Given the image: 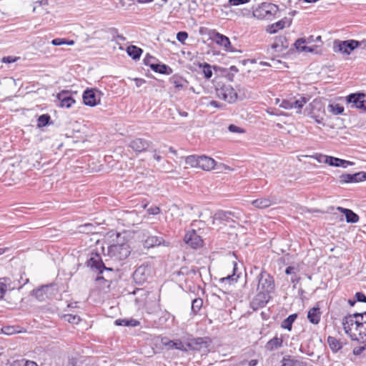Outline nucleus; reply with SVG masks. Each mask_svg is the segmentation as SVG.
<instances>
[{
  "label": "nucleus",
  "mask_w": 366,
  "mask_h": 366,
  "mask_svg": "<svg viewBox=\"0 0 366 366\" xmlns=\"http://www.w3.org/2000/svg\"><path fill=\"white\" fill-rule=\"evenodd\" d=\"M86 264L94 272L97 273V276L95 278V282L102 285V287H109L112 282L110 274L113 272L112 267H107L105 266L101 256L97 252H92L90 257L86 260Z\"/></svg>",
  "instance_id": "nucleus-1"
},
{
  "label": "nucleus",
  "mask_w": 366,
  "mask_h": 366,
  "mask_svg": "<svg viewBox=\"0 0 366 366\" xmlns=\"http://www.w3.org/2000/svg\"><path fill=\"white\" fill-rule=\"evenodd\" d=\"M305 113L312 118L317 124L323 123L325 109L323 102L318 99L313 100L305 109Z\"/></svg>",
  "instance_id": "nucleus-2"
},
{
  "label": "nucleus",
  "mask_w": 366,
  "mask_h": 366,
  "mask_svg": "<svg viewBox=\"0 0 366 366\" xmlns=\"http://www.w3.org/2000/svg\"><path fill=\"white\" fill-rule=\"evenodd\" d=\"M212 344V340L209 337H190L185 342V346L189 350L202 352L207 353L209 352V347Z\"/></svg>",
  "instance_id": "nucleus-3"
},
{
  "label": "nucleus",
  "mask_w": 366,
  "mask_h": 366,
  "mask_svg": "<svg viewBox=\"0 0 366 366\" xmlns=\"http://www.w3.org/2000/svg\"><path fill=\"white\" fill-rule=\"evenodd\" d=\"M279 11L277 5L264 2L253 11V16L259 19L272 20Z\"/></svg>",
  "instance_id": "nucleus-4"
},
{
  "label": "nucleus",
  "mask_w": 366,
  "mask_h": 366,
  "mask_svg": "<svg viewBox=\"0 0 366 366\" xmlns=\"http://www.w3.org/2000/svg\"><path fill=\"white\" fill-rule=\"evenodd\" d=\"M130 253V247L127 243L112 244L107 249L108 256L114 261L124 260L129 257Z\"/></svg>",
  "instance_id": "nucleus-5"
},
{
  "label": "nucleus",
  "mask_w": 366,
  "mask_h": 366,
  "mask_svg": "<svg viewBox=\"0 0 366 366\" xmlns=\"http://www.w3.org/2000/svg\"><path fill=\"white\" fill-rule=\"evenodd\" d=\"M364 44L366 46V41H359L354 39H349L345 41L335 40L334 41V51L335 52H340L343 54H350V53L355 49Z\"/></svg>",
  "instance_id": "nucleus-6"
},
{
  "label": "nucleus",
  "mask_w": 366,
  "mask_h": 366,
  "mask_svg": "<svg viewBox=\"0 0 366 366\" xmlns=\"http://www.w3.org/2000/svg\"><path fill=\"white\" fill-rule=\"evenodd\" d=\"M257 290L272 293L274 291L275 284L274 278L266 271L262 270L257 276Z\"/></svg>",
  "instance_id": "nucleus-7"
},
{
  "label": "nucleus",
  "mask_w": 366,
  "mask_h": 366,
  "mask_svg": "<svg viewBox=\"0 0 366 366\" xmlns=\"http://www.w3.org/2000/svg\"><path fill=\"white\" fill-rule=\"evenodd\" d=\"M360 320L353 319L348 315L345 316L342 320L343 329L347 335H348L352 340L357 341Z\"/></svg>",
  "instance_id": "nucleus-8"
},
{
  "label": "nucleus",
  "mask_w": 366,
  "mask_h": 366,
  "mask_svg": "<svg viewBox=\"0 0 366 366\" xmlns=\"http://www.w3.org/2000/svg\"><path fill=\"white\" fill-rule=\"evenodd\" d=\"M366 94L363 92L352 93L346 97L347 104L351 108H356L366 112Z\"/></svg>",
  "instance_id": "nucleus-9"
},
{
  "label": "nucleus",
  "mask_w": 366,
  "mask_h": 366,
  "mask_svg": "<svg viewBox=\"0 0 366 366\" xmlns=\"http://www.w3.org/2000/svg\"><path fill=\"white\" fill-rule=\"evenodd\" d=\"M102 93L97 89L87 88L82 94L83 102L89 107H94L100 103Z\"/></svg>",
  "instance_id": "nucleus-10"
},
{
  "label": "nucleus",
  "mask_w": 366,
  "mask_h": 366,
  "mask_svg": "<svg viewBox=\"0 0 366 366\" xmlns=\"http://www.w3.org/2000/svg\"><path fill=\"white\" fill-rule=\"evenodd\" d=\"M217 97L229 103L234 102L237 99V93L230 85H222L216 88Z\"/></svg>",
  "instance_id": "nucleus-11"
},
{
  "label": "nucleus",
  "mask_w": 366,
  "mask_h": 366,
  "mask_svg": "<svg viewBox=\"0 0 366 366\" xmlns=\"http://www.w3.org/2000/svg\"><path fill=\"white\" fill-rule=\"evenodd\" d=\"M161 344L167 350H177L184 352H188V349L180 339L170 340L164 336L161 337Z\"/></svg>",
  "instance_id": "nucleus-12"
},
{
  "label": "nucleus",
  "mask_w": 366,
  "mask_h": 366,
  "mask_svg": "<svg viewBox=\"0 0 366 366\" xmlns=\"http://www.w3.org/2000/svg\"><path fill=\"white\" fill-rule=\"evenodd\" d=\"M257 291V294L250 302V307L254 311L264 307L271 299L272 293L259 290Z\"/></svg>",
  "instance_id": "nucleus-13"
},
{
  "label": "nucleus",
  "mask_w": 366,
  "mask_h": 366,
  "mask_svg": "<svg viewBox=\"0 0 366 366\" xmlns=\"http://www.w3.org/2000/svg\"><path fill=\"white\" fill-rule=\"evenodd\" d=\"M366 180V172H358L354 174L344 173L339 176L338 182L340 184L358 183Z\"/></svg>",
  "instance_id": "nucleus-14"
},
{
  "label": "nucleus",
  "mask_w": 366,
  "mask_h": 366,
  "mask_svg": "<svg viewBox=\"0 0 366 366\" xmlns=\"http://www.w3.org/2000/svg\"><path fill=\"white\" fill-rule=\"evenodd\" d=\"M184 241L193 249L199 248L203 245L202 237L197 234L194 229H191L185 234Z\"/></svg>",
  "instance_id": "nucleus-15"
},
{
  "label": "nucleus",
  "mask_w": 366,
  "mask_h": 366,
  "mask_svg": "<svg viewBox=\"0 0 366 366\" xmlns=\"http://www.w3.org/2000/svg\"><path fill=\"white\" fill-rule=\"evenodd\" d=\"M232 273L228 274L227 277H222L219 280V282L222 284L232 285L236 283L242 274V265L239 266L238 263L235 261L232 262Z\"/></svg>",
  "instance_id": "nucleus-16"
},
{
  "label": "nucleus",
  "mask_w": 366,
  "mask_h": 366,
  "mask_svg": "<svg viewBox=\"0 0 366 366\" xmlns=\"http://www.w3.org/2000/svg\"><path fill=\"white\" fill-rule=\"evenodd\" d=\"M56 100L59 107L65 108H70L75 103L71 92L69 90H62L59 92L56 95Z\"/></svg>",
  "instance_id": "nucleus-17"
},
{
  "label": "nucleus",
  "mask_w": 366,
  "mask_h": 366,
  "mask_svg": "<svg viewBox=\"0 0 366 366\" xmlns=\"http://www.w3.org/2000/svg\"><path fill=\"white\" fill-rule=\"evenodd\" d=\"M150 271L151 269L148 265H140L133 273L134 281L139 285H142L149 277Z\"/></svg>",
  "instance_id": "nucleus-18"
},
{
  "label": "nucleus",
  "mask_w": 366,
  "mask_h": 366,
  "mask_svg": "<svg viewBox=\"0 0 366 366\" xmlns=\"http://www.w3.org/2000/svg\"><path fill=\"white\" fill-rule=\"evenodd\" d=\"M151 142L143 138H136L132 140L129 147L136 153L145 152L149 147Z\"/></svg>",
  "instance_id": "nucleus-19"
},
{
  "label": "nucleus",
  "mask_w": 366,
  "mask_h": 366,
  "mask_svg": "<svg viewBox=\"0 0 366 366\" xmlns=\"http://www.w3.org/2000/svg\"><path fill=\"white\" fill-rule=\"evenodd\" d=\"M322 158L325 159V163L332 167L347 168L354 164V162L332 156H324Z\"/></svg>",
  "instance_id": "nucleus-20"
},
{
  "label": "nucleus",
  "mask_w": 366,
  "mask_h": 366,
  "mask_svg": "<svg viewBox=\"0 0 366 366\" xmlns=\"http://www.w3.org/2000/svg\"><path fill=\"white\" fill-rule=\"evenodd\" d=\"M169 81L173 84L177 92L186 89L189 86V81L179 74L172 76Z\"/></svg>",
  "instance_id": "nucleus-21"
},
{
  "label": "nucleus",
  "mask_w": 366,
  "mask_h": 366,
  "mask_svg": "<svg viewBox=\"0 0 366 366\" xmlns=\"http://www.w3.org/2000/svg\"><path fill=\"white\" fill-rule=\"evenodd\" d=\"M212 39H213L214 41L216 42V44H217L219 46H224L226 51H233V50L231 49V48H230L231 42H230L229 39L227 36H226L219 32L215 31Z\"/></svg>",
  "instance_id": "nucleus-22"
},
{
  "label": "nucleus",
  "mask_w": 366,
  "mask_h": 366,
  "mask_svg": "<svg viewBox=\"0 0 366 366\" xmlns=\"http://www.w3.org/2000/svg\"><path fill=\"white\" fill-rule=\"evenodd\" d=\"M198 162V168H200L205 171H209L212 169H213L215 166L214 159L205 155L199 156Z\"/></svg>",
  "instance_id": "nucleus-23"
},
{
  "label": "nucleus",
  "mask_w": 366,
  "mask_h": 366,
  "mask_svg": "<svg viewBox=\"0 0 366 366\" xmlns=\"http://www.w3.org/2000/svg\"><path fill=\"white\" fill-rule=\"evenodd\" d=\"M337 210L345 214L347 223H356L360 219L359 216L350 209L337 207Z\"/></svg>",
  "instance_id": "nucleus-24"
},
{
  "label": "nucleus",
  "mask_w": 366,
  "mask_h": 366,
  "mask_svg": "<svg viewBox=\"0 0 366 366\" xmlns=\"http://www.w3.org/2000/svg\"><path fill=\"white\" fill-rule=\"evenodd\" d=\"M321 318L320 308L318 305L311 308L307 312L308 320L314 325H317Z\"/></svg>",
  "instance_id": "nucleus-25"
},
{
  "label": "nucleus",
  "mask_w": 366,
  "mask_h": 366,
  "mask_svg": "<svg viewBox=\"0 0 366 366\" xmlns=\"http://www.w3.org/2000/svg\"><path fill=\"white\" fill-rule=\"evenodd\" d=\"M164 244V239L162 237L159 236L149 235L144 241V247L147 248H151Z\"/></svg>",
  "instance_id": "nucleus-26"
},
{
  "label": "nucleus",
  "mask_w": 366,
  "mask_h": 366,
  "mask_svg": "<svg viewBox=\"0 0 366 366\" xmlns=\"http://www.w3.org/2000/svg\"><path fill=\"white\" fill-rule=\"evenodd\" d=\"M151 69L156 73L166 75H169L173 72V70L170 66L165 64L159 62V61L156 62L154 65H151Z\"/></svg>",
  "instance_id": "nucleus-27"
},
{
  "label": "nucleus",
  "mask_w": 366,
  "mask_h": 366,
  "mask_svg": "<svg viewBox=\"0 0 366 366\" xmlns=\"http://www.w3.org/2000/svg\"><path fill=\"white\" fill-rule=\"evenodd\" d=\"M283 364L282 366H309L307 362L301 359H296L292 356H286L283 357Z\"/></svg>",
  "instance_id": "nucleus-28"
},
{
  "label": "nucleus",
  "mask_w": 366,
  "mask_h": 366,
  "mask_svg": "<svg viewBox=\"0 0 366 366\" xmlns=\"http://www.w3.org/2000/svg\"><path fill=\"white\" fill-rule=\"evenodd\" d=\"M50 289L49 285H42L41 287L35 289L32 291V295L39 300L44 301L47 297V292Z\"/></svg>",
  "instance_id": "nucleus-29"
},
{
  "label": "nucleus",
  "mask_w": 366,
  "mask_h": 366,
  "mask_svg": "<svg viewBox=\"0 0 366 366\" xmlns=\"http://www.w3.org/2000/svg\"><path fill=\"white\" fill-rule=\"evenodd\" d=\"M327 342L333 353H337L343 347V342L335 337L329 336Z\"/></svg>",
  "instance_id": "nucleus-30"
},
{
  "label": "nucleus",
  "mask_w": 366,
  "mask_h": 366,
  "mask_svg": "<svg viewBox=\"0 0 366 366\" xmlns=\"http://www.w3.org/2000/svg\"><path fill=\"white\" fill-rule=\"evenodd\" d=\"M274 203L273 198L271 197H264L259 198L252 201V204L254 207L259 209H264L269 207L272 204Z\"/></svg>",
  "instance_id": "nucleus-31"
},
{
  "label": "nucleus",
  "mask_w": 366,
  "mask_h": 366,
  "mask_svg": "<svg viewBox=\"0 0 366 366\" xmlns=\"http://www.w3.org/2000/svg\"><path fill=\"white\" fill-rule=\"evenodd\" d=\"M197 66H199V68L202 69L204 76L206 79H209L212 76V69L217 71V69L219 68L217 66L215 65L212 66L209 64L207 62H199L197 64Z\"/></svg>",
  "instance_id": "nucleus-32"
},
{
  "label": "nucleus",
  "mask_w": 366,
  "mask_h": 366,
  "mask_svg": "<svg viewBox=\"0 0 366 366\" xmlns=\"http://www.w3.org/2000/svg\"><path fill=\"white\" fill-rule=\"evenodd\" d=\"M215 221H219L226 224L227 223L230 222L231 219H229L227 211L218 210L213 216L212 224H214Z\"/></svg>",
  "instance_id": "nucleus-33"
},
{
  "label": "nucleus",
  "mask_w": 366,
  "mask_h": 366,
  "mask_svg": "<svg viewBox=\"0 0 366 366\" xmlns=\"http://www.w3.org/2000/svg\"><path fill=\"white\" fill-rule=\"evenodd\" d=\"M11 281L9 277L0 278V299L3 298L7 290H13L14 287L11 285Z\"/></svg>",
  "instance_id": "nucleus-34"
},
{
  "label": "nucleus",
  "mask_w": 366,
  "mask_h": 366,
  "mask_svg": "<svg viewBox=\"0 0 366 366\" xmlns=\"http://www.w3.org/2000/svg\"><path fill=\"white\" fill-rule=\"evenodd\" d=\"M127 53L132 59L139 60L143 53V50L137 46L130 45L127 48Z\"/></svg>",
  "instance_id": "nucleus-35"
},
{
  "label": "nucleus",
  "mask_w": 366,
  "mask_h": 366,
  "mask_svg": "<svg viewBox=\"0 0 366 366\" xmlns=\"http://www.w3.org/2000/svg\"><path fill=\"white\" fill-rule=\"evenodd\" d=\"M54 124L51 119V116L49 114H44L38 117L37 118V128H42Z\"/></svg>",
  "instance_id": "nucleus-36"
},
{
  "label": "nucleus",
  "mask_w": 366,
  "mask_h": 366,
  "mask_svg": "<svg viewBox=\"0 0 366 366\" xmlns=\"http://www.w3.org/2000/svg\"><path fill=\"white\" fill-rule=\"evenodd\" d=\"M282 344L283 340L282 338L274 337L267 342L265 347L269 351H273L281 347Z\"/></svg>",
  "instance_id": "nucleus-37"
},
{
  "label": "nucleus",
  "mask_w": 366,
  "mask_h": 366,
  "mask_svg": "<svg viewBox=\"0 0 366 366\" xmlns=\"http://www.w3.org/2000/svg\"><path fill=\"white\" fill-rule=\"evenodd\" d=\"M114 324L117 326H125V327H137L140 325L139 321L133 319H117L114 321Z\"/></svg>",
  "instance_id": "nucleus-38"
},
{
  "label": "nucleus",
  "mask_w": 366,
  "mask_h": 366,
  "mask_svg": "<svg viewBox=\"0 0 366 366\" xmlns=\"http://www.w3.org/2000/svg\"><path fill=\"white\" fill-rule=\"evenodd\" d=\"M297 318V314H292L289 315L286 319H285L282 324L281 327L284 329L287 330L288 331H291L292 328V324Z\"/></svg>",
  "instance_id": "nucleus-39"
},
{
  "label": "nucleus",
  "mask_w": 366,
  "mask_h": 366,
  "mask_svg": "<svg viewBox=\"0 0 366 366\" xmlns=\"http://www.w3.org/2000/svg\"><path fill=\"white\" fill-rule=\"evenodd\" d=\"M285 26V21L282 19L274 24L267 26L266 31L269 34H275Z\"/></svg>",
  "instance_id": "nucleus-40"
},
{
  "label": "nucleus",
  "mask_w": 366,
  "mask_h": 366,
  "mask_svg": "<svg viewBox=\"0 0 366 366\" xmlns=\"http://www.w3.org/2000/svg\"><path fill=\"white\" fill-rule=\"evenodd\" d=\"M327 109L333 115L342 114L345 111L344 107L340 104H330Z\"/></svg>",
  "instance_id": "nucleus-41"
},
{
  "label": "nucleus",
  "mask_w": 366,
  "mask_h": 366,
  "mask_svg": "<svg viewBox=\"0 0 366 366\" xmlns=\"http://www.w3.org/2000/svg\"><path fill=\"white\" fill-rule=\"evenodd\" d=\"M308 99L305 97H301L300 99L292 102V109H297V113H301V109L304 105L307 102Z\"/></svg>",
  "instance_id": "nucleus-42"
},
{
  "label": "nucleus",
  "mask_w": 366,
  "mask_h": 366,
  "mask_svg": "<svg viewBox=\"0 0 366 366\" xmlns=\"http://www.w3.org/2000/svg\"><path fill=\"white\" fill-rule=\"evenodd\" d=\"M203 305V300L200 297L195 298L192 302V311L194 314H197Z\"/></svg>",
  "instance_id": "nucleus-43"
},
{
  "label": "nucleus",
  "mask_w": 366,
  "mask_h": 366,
  "mask_svg": "<svg viewBox=\"0 0 366 366\" xmlns=\"http://www.w3.org/2000/svg\"><path fill=\"white\" fill-rule=\"evenodd\" d=\"M11 366H38L34 361L26 360L25 359L14 360Z\"/></svg>",
  "instance_id": "nucleus-44"
},
{
  "label": "nucleus",
  "mask_w": 366,
  "mask_h": 366,
  "mask_svg": "<svg viewBox=\"0 0 366 366\" xmlns=\"http://www.w3.org/2000/svg\"><path fill=\"white\" fill-rule=\"evenodd\" d=\"M199 156L198 155H189L186 157L185 163L192 167H198L199 165Z\"/></svg>",
  "instance_id": "nucleus-45"
},
{
  "label": "nucleus",
  "mask_w": 366,
  "mask_h": 366,
  "mask_svg": "<svg viewBox=\"0 0 366 366\" xmlns=\"http://www.w3.org/2000/svg\"><path fill=\"white\" fill-rule=\"evenodd\" d=\"M313 41H315V39H314V36L312 35H311L307 39L300 38V39H297L294 44V46H295L296 49H299L300 45L305 44V43L310 44Z\"/></svg>",
  "instance_id": "nucleus-46"
},
{
  "label": "nucleus",
  "mask_w": 366,
  "mask_h": 366,
  "mask_svg": "<svg viewBox=\"0 0 366 366\" xmlns=\"http://www.w3.org/2000/svg\"><path fill=\"white\" fill-rule=\"evenodd\" d=\"M64 317L65 320L71 324H78L81 320L80 317L76 315L68 314L65 315Z\"/></svg>",
  "instance_id": "nucleus-47"
},
{
  "label": "nucleus",
  "mask_w": 366,
  "mask_h": 366,
  "mask_svg": "<svg viewBox=\"0 0 366 366\" xmlns=\"http://www.w3.org/2000/svg\"><path fill=\"white\" fill-rule=\"evenodd\" d=\"M143 61L145 65L149 66L151 68V65H154L155 63L158 61V59L149 54H147Z\"/></svg>",
  "instance_id": "nucleus-48"
},
{
  "label": "nucleus",
  "mask_w": 366,
  "mask_h": 366,
  "mask_svg": "<svg viewBox=\"0 0 366 366\" xmlns=\"http://www.w3.org/2000/svg\"><path fill=\"white\" fill-rule=\"evenodd\" d=\"M188 38V33L184 31H179L177 34V39L182 44H185V40Z\"/></svg>",
  "instance_id": "nucleus-49"
},
{
  "label": "nucleus",
  "mask_w": 366,
  "mask_h": 366,
  "mask_svg": "<svg viewBox=\"0 0 366 366\" xmlns=\"http://www.w3.org/2000/svg\"><path fill=\"white\" fill-rule=\"evenodd\" d=\"M286 41H287L286 37H285V36H280L277 39V42H275L274 44H272V47L273 49H277V47H279L280 44H281V46L286 49L287 47V46L284 44V43L286 42Z\"/></svg>",
  "instance_id": "nucleus-50"
},
{
  "label": "nucleus",
  "mask_w": 366,
  "mask_h": 366,
  "mask_svg": "<svg viewBox=\"0 0 366 366\" xmlns=\"http://www.w3.org/2000/svg\"><path fill=\"white\" fill-rule=\"evenodd\" d=\"M356 302L366 303V295L362 292H357L355 295Z\"/></svg>",
  "instance_id": "nucleus-51"
},
{
  "label": "nucleus",
  "mask_w": 366,
  "mask_h": 366,
  "mask_svg": "<svg viewBox=\"0 0 366 366\" xmlns=\"http://www.w3.org/2000/svg\"><path fill=\"white\" fill-rule=\"evenodd\" d=\"M228 130L232 133H244V130L242 128L237 127L234 124H229L228 127Z\"/></svg>",
  "instance_id": "nucleus-52"
},
{
  "label": "nucleus",
  "mask_w": 366,
  "mask_h": 366,
  "mask_svg": "<svg viewBox=\"0 0 366 366\" xmlns=\"http://www.w3.org/2000/svg\"><path fill=\"white\" fill-rule=\"evenodd\" d=\"M317 49V46H302L300 45V48L299 49H297L298 51H305V52H310V53H313L315 52V49Z\"/></svg>",
  "instance_id": "nucleus-53"
},
{
  "label": "nucleus",
  "mask_w": 366,
  "mask_h": 366,
  "mask_svg": "<svg viewBox=\"0 0 366 366\" xmlns=\"http://www.w3.org/2000/svg\"><path fill=\"white\" fill-rule=\"evenodd\" d=\"M358 342H366V327H362V330L358 333Z\"/></svg>",
  "instance_id": "nucleus-54"
},
{
  "label": "nucleus",
  "mask_w": 366,
  "mask_h": 366,
  "mask_svg": "<svg viewBox=\"0 0 366 366\" xmlns=\"http://www.w3.org/2000/svg\"><path fill=\"white\" fill-rule=\"evenodd\" d=\"M280 107L285 109H292V101L284 99L282 101L281 104H280Z\"/></svg>",
  "instance_id": "nucleus-55"
},
{
  "label": "nucleus",
  "mask_w": 366,
  "mask_h": 366,
  "mask_svg": "<svg viewBox=\"0 0 366 366\" xmlns=\"http://www.w3.org/2000/svg\"><path fill=\"white\" fill-rule=\"evenodd\" d=\"M174 274H176L177 276H189V267H182L180 268L179 270L174 272Z\"/></svg>",
  "instance_id": "nucleus-56"
},
{
  "label": "nucleus",
  "mask_w": 366,
  "mask_h": 366,
  "mask_svg": "<svg viewBox=\"0 0 366 366\" xmlns=\"http://www.w3.org/2000/svg\"><path fill=\"white\" fill-rule=\"evenodd\" d=\"M365 350H366V345L361 347H356L353 349V355L358 356L360 355Z\"/></svg>",
  "instance_id": "nucleus-57"
},
{
  "label": "nucleus",
  "mask_w": 366,
  "mask_h": 366,
  "mask_svg": "<svg viewBox=\"0 0 366 366\" xmlns=\"http://www.w3.org/2000/svg\"><path fill=\"white\" fill-rule=\"evenodd\" d=\"M161 212V209L159 207H151L147 209V213L149 214L156 215Z\"/></svg>",
  "instance_id": "nucleus-58"
},
{
  "label": "nucleus",
  "mask_w": 366,
  "mask_h": 366,
  "mask_svg": "<svg viewBox=\"0 0 366 366\" xmlns=\"http://www.w3.org/2000/svg\"><path fill=\"white\" fill-rule=\"evenodd\" d=\"M66 40L65 39L56 38L51 41V44L54 46H60V45L66 44Z\"/></svg>",
  "instance_id": "nucleus-59"
},
{
  "label": "nucleus",
  "mask_w": 366,
  "mask_h": 366,
  "mask_svg": "<svg viewBox=\"0 0 366 366\" xmlns=\"http://www.w3.org/2000/svg\"><path fill=\"white\" fill-rule=\"evenodd\" d=\"M249 1V0H229L228 1L229 5H232V6H237V5H240V4H244Z\"/></svg>",
  "instance_id": "nucleus-60"
},
{
  "label": "nucleus",
  "mask_w": 366,
  "mask_h": 366,
  "mask_svg": "<svg viewBox=\"0 0 366 366\" xmlns=\"http://www.w3.org/2000/svg\"><path fill=\"white\" fill-rule=\"evenodd\" d=\"M16 60V58H14L13 56H4L2 58V62L6 63V64L13 63Z\"/></svg>",
  "instance_id": "nucleus-61"
},
{
  "label": "nucleus",
  "mask_w": 366,
  "mask_h": 366,
  "mask_svg": "<svg viewBox=\"0 0 366 366\" xmlns=\"http://www.w3.org/2000/svg\"><path fill=\"white\" fill-rule=\"evenodd\" d=\"M231 222H234V218L239 219V214L231 211H227Z\"/></svg>",
  "instance_id": "nucleus-62"
},
{
  "label": "nucleus",
  "mask_w": 366,
  "mask_h": 366,
  "mask_svg": "<svg viewBox=\"0 0 366 366\" xmlns=\"http://www.w3.org/2000/svg\"><path fill=\"white\" fill-rule=\"evenodd\" d=\"M366 323V312L362 313V318L360 320V324H357L359 327V332L362 330V325Z\"/></svg>",
  "instance_id": "nucleus-63"
},
{
  "label": "nucleus",
  "mask_w": 366,
  "mask_h": 366,
  "mask_svg": "<svg viewBox=\"0 0 366 366\" xmlns=\"http://www.w3.org/2000/svg\"><path fill=\"white\" fill-rule=\"evenodd\" d=\"M134 81H135V84L137 87H139L142 84L146 83V81L144 79L140 78H135L134 79Z\"/></svg>",
  "instance_id": "nucleus-64"
}]
</instances>
